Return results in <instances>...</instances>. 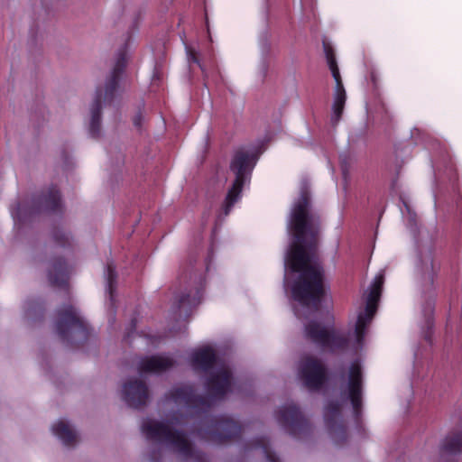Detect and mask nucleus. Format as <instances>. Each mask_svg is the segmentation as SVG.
<instances>
[{
	"label": "nucleus",
	"instance_id": "nucleus-1",
	"mask_svg": "<svg viewBox=\"0 0 462 462\" xmlns=\"http://www.w3.org/2000/svg\"><path fill=\"white\" fill-rule=\"evenodd\" d=\"M319 225V216L311 208L309 184L302 181L288 226L294 240L285 256V268L299 273L291 287L294 300L301 306L295 310L299 319L317 312L325 295L323 270L315 254Z\"/></svg>",
	"mask_w": 462,
	"mask_h": 462
},
{
	"label": "nucleus",
	"instance_id": "nucleus-2",
	"mask_svg": "<svg viewBox=\"0 0 462 462\" xmlns=\"http://www.w3.org/2000/svg\"><path fill=\"white\" fill-rule=\"evenodd\" d=\"M211 403L208 398L195 395L192 386L173 389L163 402L162 409L170 411L163 420H144L141 429L147 439L153 443L147 451L149 462H164L165 448L185 461L207 462L201 452L195 450L187 435L179 427L186 417L205 411Z\"/></svg>",
	"mask_w": 462,
	"mask_h": 462
},
{
	"label": "nucleus",
	"instance_id": "nucleus-3",
	"mask_svg": "<svg viewBox=\"0 0 462 462\" xmlns=\"http://www.w3.org/2000/svg\"><path fill=\"white\" fill-rule=\"evenodd\" d=\"M127 63V53L121 49L117 54L116 63L110 78L106 83L104 89H97L96 97L89 107L88 133L92 138H98L101 135V111L103 104L112 101L114 93L116 90L121 73Z\"/></svg>",
	"mask_w": 462,
	"mask_h": 462
},
{
	"label": "nucleus",
	"instance_id": "nucleus-4",
	"mask_svg": "<svg viewBox=\"0 0 462 462\" xmlns=\"http://www.w3.org/2000/svg\"><path fill=\"white\" fill-rule=\"evenodd\" d=\"M257 157L244 150L237 151L230 164V170L235 174L236 179L231 189L228 190L225 202L222 207V214L226 217L232 207L238 200L243 189L244 183L250 176Z\"/></svg>",
	"mask_w": 462,
	"mask_h": 462
},
{
	"label": "nucleus",
	"instance_id": "nucleus-5",
	"mask_svg": "<svg viewBox=\"0 0 462 462\" xmlns=\"http://www.w3.org/2000/svg\"><path fill=\"white\" fill-rule=\"evenodd\" d=\"M55 330L63 343L72 346L84 342L88 337L87 325L71 305L58 310Z\"/></svg>",
	"mask_w": 462,
	"mask_h": 462
},
{
	"label": "nucleus",
	"instance_id": "nucleus-6",
	"mask_svg": "<svg viewBox=\"0 0 462 462\" xmlns=\"http://www.w3.org/2000/svg\"><path fill=\"white\" fill-rule=\"evenodd\" d=\"M60 205L59 190L51 188L42 195L17 203L16 208H12V216L15 221L25 222L41 212L57 211Z\"/></svg>",
	"mask_w": 462,
	"mask_h": 462
},
{
	"label": "nucleus",
	"instance_id": "nucleus-7",
	"mask_svg": "<svg viewBox=\"0 0 462 462\" xmlns=\"http://www.w3.org/2000/svg\"><path fill=\"white\" fill-rule=\"evenodd\" d=\"M241 433L242 427L239 422L227 416L211 420L199 431L203 439L217 445L235 441L240 438Z\"/></svg>",
	"mask_w": 462,
	"mask_h": 462
},
{
	"label": "nucleus",
	"instance_id": "nucleus-8",
	"mask_svg": "<svg viewBox=\"0 0 462 462\" xmlns=\"http://www.w3.org/2000/svg\"><path fill=\"white\" fill-rule=\"evenodd\" d=\"M383 282V273L378 274L372 283L369 291L365 294V309L364 312L358 315L354 331L356 348L363 346V337L365 336L367 328L376 312L377 302L382 293Z\"/></svg>",
	"mask_w": 462,
	"mask_h": 462
},
{
	"label": "nucleus",
	"instance_id": "nucleus-9",
	"mask_svg": "<svg viewBox=\"0 0 462 462\" xmlns=\"http://www.w3.org/2000/svg\"><path fill=\"white\" fill-rule=\"evenodd\" d=\"M304 333L307 339L330 351L344 349L348 343V338L333 327L323 326L315 320L305 324Z\"/></svg>",
	"mask_w": 462,
	"mask_h": 462
},
{
	"label": "nucleus",
	"instance_id": "nucleus-10",
	"mask_svg": "<svg viewBox=\"0 0 462 462\" xmlns=\"http://www.w3.org/2000/svg\"><path fill=\"white\" fill-rule=\"evenodd\" d=\"M299 374L308 389L317 391L327 382L328 369L320 359L304 356L299 365Z\"/></svg>",
	"mask_w": 462,
	"mask_h": 462
},
{
	"label": "nucleus",
	"instance_id": "nucleus-11",
	"mask_svg": "<svg viewBox=\"0 0 462 462\" xmlns=\"http://www.w3.org/2000/svg\"><path fill=\"white\" fill-rule=\"evenodd\" d=\"M276 418L278 422L294 437L303 438L310 432V421L293 403L281 407L276 413Z\"/></svg>",
	"mask_w": 462,
	"mask_h": 462
},
{
	"label": "nucleus",
	"instance_id": "nucleus-12",
	"mask_svg": "<svg viewBox=\"0 0 462 462\" xmlns=\"http://www.w3.org/2000/svg\"><path fill=\"white\" fill-rule=\"evenodd\" d=\"M344 401L349 400L356 417H358L362 406V370L357 363L351 365L347 382L341 386Z\"/></svg>",
	"mask_w": 462,
	"mask_h": 462
},
{
	"label": "nucleus",
	"instance_id": "nucleus-13",
	"mask_svg": "<svg viewBox=\"0 0 462 462\" xmlns=\"http://www.w3.org/2000/svg\"><path fill=\"white\" fill-rule=\"evenodd\" d=\"M325 422L328 432L337 444H343L346 439V426L341 419V404L330 402L325 409Z\"/></svg>",
	"mask_w": 462,
	"mask_h": 462
},
{
	"label": "nucleus",
	"instance_id": "nucleus-14",
	"mask_svg": "<svg viewBox=\"0 0 462 462\" xmlns=\"http://www.w3.org/2000/svg\"><path fill=\"white\" fill-rule=\"evenodd\" d=\"M124 399L126 403L133 408L144 407L150 398V393L145 382L139 378H130L123 388Z\"/></svg>",
	"mask_w": 462,
	"mask_h": 462
},
{
	"label": "nucleus",
	"instance_id": "nucleus-15",
	"mask_svg": "<svg viewBox=\"0 0 462 462\" xmlns=\"http://www.w3.org/2000/svg\"><path fill=\"white\" fill-rule=\"evenodd\" d=\"M231 386L232 374L226 365L213 372L207 382L208 393L213 399L223 398L231 390Z\"/></svg>",
	"mask_w": 462,
	"mask_h": 462
},
{
	"label": "nucleus",
	"instance_id": "nucleus-16",
	"mask_svg": "<svg viewBox=\"0 0 462 462\" xmlns=\"http://www.w3.org/2000/svg\"><path fill=\"white\" fill-rule=\"evenodd\" d=\"M175 361L168 356H153L141 359L138 365L140 374H159L173 367Z\"/></svg>",
	"mask_w": 462,
	"mask_h": 462
},
{
	"label": "nucleus",
	"instance_id": "nucleus-17",
	"mask_svg": "<svg viewBox=\"0 0 462 462\" xmlns=\"http://www.w3.org/2000/svg\"><path fill=\"white\" fill-rule=\"evenodd\" d=\"M192 365L196 370L208 371L216 363V354L209 346L202 347L192 355Z\"/></svg>",
	"mask_w": 462,
	"mask_h": 462
},
{
	"label": "nucleus",
	"instance_id": "nucleus-18",
	"mask_svg": "<svg viewBox=\"0 0 462 462\" xmlns=\"http://www.w3.org/2000/svg\"><path fill=\"white\" fill-rule=\"evenodd\" d=\"M53 433L66 446H74L79 441V436L74 428L66 420H60L52 426Z\"/></svg>",
	"mask_w": 462,
	"mask_h": 462
},
{
	"label": "nucleus",
	"instance_id": "nucleus-19",
	"mask_svg": "<svg viewBox=\"0 0 462 462\" xmlns=\"http://www.w3.org/2000/svg\"><path fill=\"white\" fill-rule=\"evenodd\" d=\"M48 278L52 285L64 286L67 281V266L62 258L53 260L48 270Z\"/></svg>",
	"mask_w": 462,
	"mask_h": 462
},
{
	"label": "nucleus",
	"instance_id": "nucleus-20",
	"mask_svg": "<svg viewBox=\"0 0 462 462\" xmlns=\"http://www.w3.org/2000/svg\"><path fill=\"white\" fill-rule=\"evenodd\" d=\"M323 47H324V51L326 54V58H327L329 69H330V70L332 72V76L336 81L335 91H341V90L345 91L343 82L341 79V76L339 73V69H338V67L337 64L334 51H333L332 47L325 42H323Z\"/></svg>",
	"mask_w": 462,
	"mask_h": 462
},
{
	"label": "nucleus",
	"instance_id": "nucleus-21",
	"mask_svg": "<svg viewBox=\"0 0 462 462\" xmlns=\"http://www.w3.org/2000/svg\"><path fill=\"white\" fill-rule=\"evenodd\" d=\"M196 304L195 300H191L189 293L183 292L176 296L173 302V308L176 310L177 318H187L190 313L192 307Z\"/></svg>",
	"mask_w": 462,
	"mask_h": 462
},
{
	"label": "nucleus",
	"instance_id": "nucleus-22",
	"mask_svg": "<svg viewBox=\"0 0 462 462\" xmlns=\"http://www.w3.org/2000/svg\"><path fill=\"white\" fill-rule=\"evenodd\" d=\"M422 278L425 285L431 286L435 277V267L430 253H427L421 256L420 260Z\"/></svg>",
	"mask_w": 462,
	"mask_h": 462
},
{
	"label": "nucleus",
	"instance_id": "nucleus-23",
	"mask_svg": "<svg viewBox=\"0 0 462 462\" xmlns=\"http://www.w3.org/2000/svg\"><path fill=\"white\" fill-rule=\"evenodd\" d=\"M462 447V431L452 432L446 437L442 443V450L448 454L460 451Z\"/></svg>",
	"mask_w": 462,
	"mask_h": 462
},
{
	"label": "nucleus",
	"instance_id": "nucleus-24",
	"mask_svg": "<svg viewBox=\"0 0 462 462\" xmlns=\"http://www.w3.org/2000/svg\"><path fill=\"white\" fill-rule=\"evenodd\" d=\"M346 100V94L345 91H335L334 102L332 106L333 114L331 116V122L333 125H337L341 119L343 110Z\"/></svg>",
	"mask_w": 462,
	"mask_h": 462
},
{
	"label": "nucleus",
	"instance_id": "nucleus-25",
	"mask_svg": "<svg viewBox=\"0 0 462 462\" xmlns=\"http://www.w3.org/2000/svg\"><path fill=\"white\" fill-rule=\"evenodd\" d=\"M247 448L248 449L258 448L260 450V452L263 456H265V457L267 458V460L269 462H280L279 457H276V455L273 452H272L270 446H269V442L263 438L257 439L252 441L248 445Z\"/></svg>",
	"mask_w": 462,
	"mask_h": 462
},
{
	"label": "nucleus",
	"instance_id": "nucleus-26",
	"mask_svg": "<svg viewBox=\"0 0 462 462\" xmlns=\"http://www.w3.org/2000/svg\"><path fill=\"white\" fill-rule=\"evenodd\" d=\"M42 307L35 301L28 303L26 309V318L28 320H34L42 317Z\"/></svg>",
	"mask_w": 462,
	"mask_h": 462
},
{
	"label": "nucleus",
	"instance_id": "nucleus-27",
	"mask_svg": "<svg viewBox=\"0 0 462 462\" xmlns=\"http://www.w3.org/2000/svg\"><path fill=\"white\" fill-rule=\"evenodd\" d=\"M116 280V273L115 271V265L113 263H107L106 268V282H107V290L109 293L112 295L114 290V283Z\"/></svg>",
	"mask_w": 462,
	"mask_h": 462
},
{
	"label": "nucleus",
	"instance_id": "nucleus-28",
	"mask_svg": "<svg viewBox=\"0 0 462 462\" xmlns=\"http://www.w3.org/2000/svg\"><path fill=\"white\" fill-rule=\"evenodd\" d=\"M187 55H188V61L190 63V62H194V63H197L199 64V66L200 67V69H202V71H204V69L202 67V65L199 63L197 56H196V52L194 51V50H192L191 48H188L187 47Z\"/></svg>",
	"mask_w": 462,
	"mask_h": 462
},
{
	"label": "nucleus",
	"instance_id": "nucleus-29",
	"mask_svg": "<svg viewBox=\"0 0 462 462\" xmlns=\"http://www.w3.org/2000/svg\"><path fill=\"white\" fill-rule=\"evenodd\" d=\"M143 118V115L141 112H138L133 118L134 126L137 128H141Z\"/></svg>",
	"mask_w": 462,
	"mask_h": 462
},
{
	"label": "nucleus",
	"instance_id": "nucleus-30",
	"mask_svg": "<svg viewBox=\"0 0 462 462\" xmlns=\"http://www.w3.org/2000/svg\"><path fill=\"white\" fill-rule=\"evenodd\" d=\"M131 323H132V327L134 328V320H131Z\"/></svg>",
	"mask_w": 462,
	"mask_h": 462
}]
</instances>
